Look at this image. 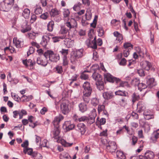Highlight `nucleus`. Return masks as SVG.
Listing matches in <instances>:
<instances>
[{
    "instance_id": "obj_1",
    "label": "nucleus",
    "mask_w": 159,
    "mask_h": 159,
    "mask_svg": "<svg viewBox=\"0 0 159 159\" xmlns=\"http://www.w3.org/2000/svg\"><path fill=\"white\" fill-rule=\"evenodd\" d=\"M60 131L59 129V126H55L54 129L52 132L53 134V137L56 140V141L59 142L61 141V142L62 144L65 147H70L73 144V143H70L66 142L64 139H61L60 140V137L59 136V134Z\"/></svg>"
},
{
    "instance_id": "obj_2",
    "label": "nucleus",
    "mask_w": 159,
    "mask_h": 159,
    "mask_svg": "<svg viewBox=\"0 0 159 159\" xmlns=\"http://www.w3.org/2000/svg\"><path fill=\"white\" fill-rule=\"evenodd\" d=\"M84 49H80L73 51L70 57V62L73 64H76L78 63V59L83 56Z\"/></svg>"
},
{
    "instance_id": "obj_3",
    "label": "nucleus",
    "mask_w": 159,
    "mask_h": 159,
    "mask_svg": "<svg viewBox=\"0 0 159 159\" xmlns=\"http://www.w3.org/2000/svg\"><path fill=\"white\" fill-rule=\"evenodd\" d=\"M71 104L68 100H63L60 104L61 111L64 114H67L71 109Z\"/></svg>"
},
{
    "instance_id": "obj_4",
    "label": "nucleus",
    "mask_w": 159,
    "mask_h": 159,
    "mask_svg": "<svg viewBox=\"0 0 159 159\" xmlns=\"http://www.w3.org/2000/svg\"><path fill=\"white\" fill-rule=\"evenodd\" d=\"M44 55L46 58L49 57V60L52 61L57 62L60 59L58 54H54L51 51L48 50L44 53Z\"/></svg>"
},
{
    "instance_id": "obj_5",
    "label": "nucleus",
    "mask_w": 159,
    "mask_h": 159,
    "mask_svg": "<svg viewBox=\"0 0 159 159\" xmlns=\"http://www.w3.org/2000/svg\"><path fill=\"white\" fill-rule=\"evenodd\" d=\"M14 1V0H6L5 2L0 4V9L3 11L9 10L13 4Z\"/></svg>"
},
{
    "instance_id": "obj_6",
    "label": "nucleus",
    "mask_w": 159,
    "mask_h": 159,
    "mask_svg": "<svg viewBox=\"0 0 159 159\" xmlns=\"http://www.w3.org/2000/svg\"><path fill=\"white\" fill-rule=\"evenodd\" d=\"M154 157V153L152 151L147 150L144 154L139 156V159H152Z\"/></svg>"
},
{
    "instance_id": "obj_7",
    "label": "nucleus",
    "mask_w": 159,
    "mask_h": 159,
    "mask_svg": "<svg viewBox=\"0 0 159 159\" xmlns=\"http://www.w3.org/2000/svg\"><path fill=\"white\" fill-rule=\"evenodd\" d=\"M117 148L116 143L112 141H110L107 145V149L108 151L111 152H113L115 151Z\"/></svg>"
},
{
    "instance_id": "obj_8",
    "label": "nucleus",
    "mask_w": 159,
    "mask_h": 159,
    "mask_svg": "<svg viewBox=\"0 0 159 159\" xmlns=\"http://www.w3.org/2000/svg\"><path fill=\"white\" fill-rule=\"evenodd\" d=\"M104 76L107 81L111 82L113 83L115 82L116 83H118L120 81V80L119 79L113 77L108 73L105 74Z\"/></svg>"
},
{
    "instance_id": "obj_9",
    "label": "nucleus",
    "mask_w": 159,
    "mask_h": 159,
    "mask_svg": "<svg viewBox=\"0 0 159 159\" xmlns=\"http://www.w3.org/2000/svg\"><path fill=\"white\" fill-rule=\"evenodd\" d=\"M75 127V125L73 123H72L70 121H65L63 125V127L66 131L72 130Z\"/></svg>"
},
{
    "instance_id": "obj_10",
    "label": "nucleus",
    "mask_w": 159,
    "mask_h": 159,
    "mask_svg": "<svg viewBox=\"0 0 159 159\" xmlns=\"http://www.w3.org/2000/svg\"><path fill=\"white\" fill-rule=\"evenodd\" d=\"M140 65L143 69L147 70H149L151 66L150 62L145 61H142L140 63Z\"/></svg>"
},
{
    "instance_id": "obj_11",
    "label": "nucleus",
    "mask_w": 159,
    "mask_h": 159,
    "mask_svg": "<svg viewBox=\"0 0 159 159\" xmlns=\"http://www.w3.org/2000/svg\"><path fill=\"white\" fill-rule=\"evenodd\" d=\"M22 62L26 67H28L29 66H30L31 69H33V66L35 64V63L34 62H33L32 60L30 59L28 60L27 59L23 60Z\"/></svg>"
},
{
    "instance_id": "obj_12",
    "label": "nucleus",
    "mask_w": 159,
    "mask_h": 159,
    "mask_svg": "<svg viewBox=\"0 0 159 159\" xmlns=\"http://www.w3.org/2000/svg\"><path fill=\"white\" fill-rule=\"evenodd\" d=\"M78 131L81 134V135L84 134L86 131V127L83 123L79 124L77 125Z\"/></svg>"
},
{
    "instance_id": "obj_13",
    "label": "nucleus",
    "mask_w": 159,
    "mask_h": 159,
    "mask_svg": "<svg viewBox=\"0 0 159 159\" xmlns=\"http://www.w3.org/2000/svg\"><path fill=\"white\" fill-rule=\"evenodd\" d=\"M64 44L68 48L72 47L74 45V41L69 38H66L64 41Z\"/></svg>"
},
{
    "instance_id": "obj_14",
    "label": "nucleus",
    "mask_w": 159,
    "mask_h": 159,
    "mask_svg": "<svg viewBox=\"0 0 159 159\" xmlns=\"http://www.w3.org/2000/svg\"><path fill=\"white\" fill-rule=\"evenodd\" d=\"M143 115L145 119L146 120H149L154 118V116L151 114L150 110H147L144 111Z\"/></svg>"
},
{
    "instance_id": "obj_15",
    "label": "nucleus",
    "mask_w": 159,
    "mask_h": 159,
    "mask_svg": "<svg viewBox=\"0 0 159 159\" xmlns=\"http://www.w3.org/2000/svg\"><path fill=\"white\" fill-rule=\"evenodd\" d=\"M49 37L47 35L43 36L42 38L41 44L44 47H45L49 41Z\"/></svg>"
},
{
    "instance_id": "obj_16",
    "label": "nucleus",
    "mask_w": 159,
    "mask_h": 159,
    "mask_svg": "<svg viewBox=\"0 0 159 159\" xmlns=\"http://www.w3.org/2000/svg\"><path fill=\"white\" fill-rule=\"evenodd\" d=\"M63 119V116L61 115H59L58 116H56L55 117L53 123V125L57 126H58L57 125L58 124L59 122Z\"/></svg>"
},
{
    "instance_id": "obj_17",
    "label": "nucleus",
    "mask_w": 159,
    "mask_h": 159,
    "mask_svg": "<svg viewBox=\"0 0 159 159\" xmlns=\"http://www.w3.org/2000/svg\"><path fill=\"white\" fill-rule=\"evenodd\" d=\"M102 95L105 99L107 100L112 98L113 96V93L110 91L104 92Z\"/></svg>"
},
{
    "instance_id": "obj_18",
    "label": "nucleus",
    "mask_w": 159,
    "mask_h": 159,
    "mask_svg": "<svg viewBox=\"0 0 159 159\" xmlns=\"http://www.w3.org/2000/svg\"><path fill=\"white\" fill-rule=\"evenodd\" d=\"M138 112L141 113L144 110L145 108L144 105L141 101L139 102L137 104Z\"/></svg>"
},
{
    "instance_id": "obj_19",
    "label": "nucleus",
    "mask_w": 159,
    "mask_h": 159,
    "mask_svg": "<svg viewBox=\"0 0 159 159\" xmlns=\"http://www.w3.org/2000/svg\"><path fill=\"white\" fill-rule=\"evenodd\" d=\"M70 12L68 9H65L63 11L64 19L65 21L69 20V15Z\"/></svg>"
},
{
    "instance_id": "obj_20",
    "label": "nucleus",
    "mask_w": 159,
    "mask_h": 159,
    "mask_svg": "<svg viewBox=\"0 0 159 159\" xmlns=\"http://www.w3.org/2000/svg\"><path fill=\"white\" fill-rule=\"evenodd\" d=\"M37 62L38 64L44 66H46L48 64L47 61L46 59L43 60L40 57L37 58Z\"/></svg>"
},
{
    "instance_id": "obj_21",
    "label": "nucleus",
    "mask_w": 159,
    "mask_h": 159,
    "mask_svg": "<svg viewBox=\"0 0 159 159\" xmlns=\"http://www.w3.org/2000/svg\"><path fill=\"white\" fill-rule=\"evenodd\" d=\"M98 89L101 91L104 88V83L102 80H99L97 81L96 83Z\"/></svg>"
},
{
    "instance_id": "obj_22",
    "label": "nucleus",
    "mask_w": 159,
    "mask_h": 159,
    "mask_svg": "<svg viewBox=\"0 0 159 159\" xmlns=\"http://www.w3.org/2000/svg\"><path fill=\"white\" fill-rule=\"evenodd\" d=\"M140 98V96L138 94L135 93H133L131 95L132 102L133 104H134L135 102L139 100Z\"/></svg>"
},
{
    "instance_id": "obj_23",
    "label": "nucleus",
    "mask_w": 159,
    "mask_h": 159,
    "mask_svg": "<svg viewBox=\"0 0 159 159\" xmlns=\"http://www.w3.org/2000/svg\"><path fill=\"white\" fill-rule=\"evenodd\" d=\"M79 107L80 110L82 112H84L87 110V105L85 103H80L79 105Z\"/></svg>"
},
{
    "instance_id": "obj_24",
    "label": "nucleus",
    "mask_w": 159,
    "mask_h": 159,
    "mask_svg": "<svg viewBox=\"0 0 159 159\" xmlns=\"http://www.w3.org/2000/svg\"><path fill=\"white\" fill-rule=\"evenodd\" d=\"M114 35L116 37V40L120 42L123 40L122 35L118 31H115L113 33Z\"/></svg>"
},
{
    "instance_id": "obj_25",
    "label": "nucleus",
    "mask_w": 159,
    "mask_h": 159,
    "mask_svg": "<svg viewBox=\"0 0 159 159\" xmlns=\"http://www.w3.org/2000/svg\"><path fill=\"white\" fill-rule=\"evenodd\" d=\"M54 25L53 21L51 20L48 23L47 25V30L50 32L52 31Z\"/></svg>"
},
{
    "instance_id": "obj_26",
    "label": "nucleus",
    "mask_w": 159,
    "mask_h": 159,
    "mask_svg": "<svg viewBox=\"0 0 159 159\" xmlns=\"http://www.w3.org/2000/svg\"><path fill=\"white\" fill-rule=\"evenodd\" d=\"M60 159H71V157L68 153L66 152L61 153L59 156Z\"/></svg>"
},
{
    "instance_id": "obj_27",
    "label": "nucleus",
    "mask_w": 159,
    "mask_h": 159,
    "mask_svg": "<svg viewBox=\"0 0 159 159\" xmlns=\"http://www.w3.org/2000/svg\"><path fill=\"white\" fill-rule=\"evenodd\" d=\"M92 77L96 82L99 80H102V76L99 74L95 72L93 73Z\"/></svg>"
},
{
    "instance_id": "obj_28",
    "label": "nucleus",
    "mask_w": 159,
    "mask_h": 159,
    "mask_svg": "<svg viewBox=\"0 0 159 159\" xmlns=\"http://www.w3.org/2000/svg\"><path fill=\"white\" fill-rule=\"evenodd\" d=\"M89 35L90 39H88L86 40L85 41V43L87 46L89 47H90L93 49H96L97 48H94L93 47L94 46V44H93L92 41H91V37L90 36V34L89 33Z\"/></svg>"
},
{
    "instance_id": "obj_29",
    "label": "nucleus",
    "mask_w": 159,
    "mask_h": 159,
    "mask_svg": "<svg viewBox=\"0 0 159 159\" xmlns=\"http://www.w3.org/2000/svg\"><path fill=\"white\" fill-rule=\"evenodd\" d=\"M13 42L16 48H21V44L23 42L19 39H17L16 38H14L13 39Z\"/></svg>"
},
{
    "instance_id": "obj_30",
    "label": "nucleus",
    "mask_w": 159,
    "mask_h": 159,
    "mask_svg": "<svg viewBox=\"0 0 159 159\" xmlns=\"http://www.w3.org/2000/svg\"><path fill=\"white\" fill-rule=\"evenodd\" d=\"M30 13V11L28 8H25L23 11L22 15L25 18H28Z\"/></svg>"
},
{
    "instance_id": "obj_31",
    "label": "nucleus",
    "mask_w": 159,
    "mask_h": 159,
    "mask_svg": "<svg viewBox=\"0 0 159 159\" xmlns=\"http://www.w3.org/2000/svg\"><path fill=\"white\" fill-rule=\"evenodd\" d=\"M117 157L120 159H125V156L124 153L121 151H118L116 152Z\"/></svg>"
},
{
    "instance_id": "obj_32",
    "label": "nucleus",
    "mask_w": 159,
    "mask_h": 159,
    "mask_svg": "<svg viewBox=\"0 0 159 159\" xmlns=\"http://www.w3.org/2000/svg\"><path fill=\"white\" fill-rule=\"evenodd\" d=\"M25 154L27 153L28 155H31L32 157V154L34 153L33 152L32 148H25L23 150Z\"/></svg>"
},
{
    "instance_id": "obj_33",
    "label": "nucleus",
    "mask_w": 159,
    "mask_h": 159,
    "mask_svg": "<svg viewBox=\"0 0 159 159\" xmlns=\"http://www.w3.org/2000/svg\"><path fill=\"white\" fill-rule=\"evenodd\" d=\"M82 87L83 88V90L92 89L91 87L90 83L88 82H84L83 85Z\"/></svg>"
},
{
    "instance_id": "obj_34",
    "label": "nucleus",
    "mask_w": 159,
    "mask_h": 159,
    "mask_svg": "<svg viewBox=\"0 0 159 159\" xmlns=\"http://www.w3.org/2000/svg\"><path fill=\"white\" fill-rule=\"evenodd\" d=\"M21 98H23V99L22 100V101L23 102H28L32 100L33 98V96L31 95L28 96L24 95L22 96Z\"/></svg>"
},
{
    "instance_id": "obj_35",
    "label": "nucleus",
    "mask_w": 159,
    "mask_h": 159,
    "mask_svg": "<svg viewBox=\"0 0 159 159\" xmlns=\"http://www.w3.org/2000/svg\"><path fill=\"white\" fill-rule=\"evenodd\" d=\"M51 17H54L59 14L58 10L56 8L52 9L50 12Z\"/></svg>"
},
{
    "instance_id": "obj_36",
    "label": "nucleus",
    "mask_w": 159,
    "mask_h": 159,
    "mask_svg": "<svg viewBox=\"0 0 159 159\" xmlns=\"http://www.w3.org/2000/svg\"><path fill=\"white\" fill-rule=\"evenodd\" d=\"M69 30L67 29L65 26H61V29L59 31V33L61 34H64L67 33Z\"/></svg>"
},
{
    "instance_id": "obj_37",
    "label": "nucleus",
    "mask_w": 159,
    "mask_h": 159,
    "mask_svg": "<svg viewBox=\"0 0 159 159\" xmlns=\"http://www.w3.org/2000/svg\"><path fill=\"white\" fill-rule=\"evenodd\" d=\"M43 10L41 7L38 6H36L34 10V12L36 15H39L41 13Z\"/></svg>"
},
{
    "instance_id": "obj_38",
    "label": "nucleus",
    "mask_w": 159,
    "mask_h": 159,
    "mask_svg": "<svg viewBox=\"0 0 159 159\" xmlns=\"http://www.w3.org/2000/svg\"><path fill=\"white\" fill-rule=\"evenodd\" d=\"M25 27H23L21 30V32L23 33L26 32L31 29L30 26L29 25H28L26 23H25Z\"/></svg>"
},
{
    "instance_id": "obj_39",
    "label": "nucleus",
    "mask_w": 159,
    "mask_h": 159,
    "mask_svg": "<svg viewBox=\"0 0 159 159\" xmlns=\"http://www.w3.org/2000/svg\"><path fill=\"white\" fill-rule=\"evenodd\" d=\"M115 94L117 95H120L123 96H126L127 94V93L125 91H123L120 90H118L115 92Z\"/></svg>"
},
{
    "instance_id": "obj_40",
    "label": "nucleus",
    "mask_w": 159,
    "mask_h": 159,
    "mask_svg": "<svg viewBox=\"0 0 159 159\" xmlns=\"http://www.w3.org/2000/svg\"><path fill=\"white\" fill-rule=\"evenodd\" d=\"M32 157L34 159H42V156L40 154L35 152H34L33 154Z\"/></svg>"
},
{
    "instance_id": "obj_41",
    "label": "nucleus",
    "mask_w": 159,
    "mask_h": 159,
    "mask_svg": "<svg viewBox=\"0 0 159 159\" xmlns=\"http://www.w3.org/2000/svg\"><path fill=\"white\" fill-rule=\"evenodd\" d=\"M37 34V33H36L34 32H32L28 33V35L30 39L34 40L35 39L36 35Z\"/></svg>"
},
{
    "instance_id": "obj_42",
    "label": "nucleus",
    "mask_w": 159,
    "mask_h": 159,
    "mask_svg": "<svg viewBox=\"0 0 159 159\" xmlns=\"http://www.w3.org/2000/svg\"><path fill=\"white\" fill-rule=\"evenodd\" d=\"M57 72L58 74H61L63 72L62 67L61 66L57 65L55 67Z\"/></svg>"
},
{
    "instance_id": "obj_43",
    "label": "nucleus",
    "mask_w": 159,
    "mask_h": 159,
    "mask_svg": "<svg viewBox=\"0 0 159 159\" xmlns=\"http://www.w3.org/2000/svg\"><path fill=\"white\" fill-rule=\"evenodd\" d=\"M123 46L125 49H128L130 48L131 50L133 48V45L129 43H126L124 44Z\"/></svg>"
},
{
    "instance_id": "obj_44",
    "label": "nucleus",
    "mask_w": 159,
    "mask_h": 159,
    "mask_svg": "<svg viewBox=\"0 0 159 159\" xmlns=\"http://www.w3.org/2000/svg\"><path fill=\"white\" fill-rule=\"evenodd\" d=\"M99 103L98 100L96 98H93L91 101V103L93 106H97Z\"/></svg>"
},
{
    "instance_id": "obj_45",
    "label": "nucleus",
    "mask_w": 159,
    "mask_h": 159,
    "mask_svg": "<svg viewBox=\"0 0 159 159\" xmlns=\"http://www.w3.org/2000/svg\"><path fill=\"white\" fill-rule=\"evenodd\" d=\"M88 95L83 94V99L84 102L86 103H88L90 101V96Z\"/></svg>"
},
{
    "instance_id": "obj_46",
    "label": "nucleus",
    "mask_w": 159,
    "mask_h": 159,
    "mask_svg": "<svg viewBox=\"0 0 159 159\" xmlns=\"http://www.w3.org/2000/svg\"><path fill=\"white\" fill-rule=\"evenodd\" d=\"M138 87L139 89L140 90L144 89L147 88V86L146 84L142 83H139L138 84Z\"/></svg>"
},
{
    "instance_id": "obj_47",
    "label": "nucleus",
    "mask_w": 159,
    "mask_h": 159,
    "mask_svg": "<svg viewBox=\"0 0 159 159\" xmlns=\"http://www.w3.org/2000/svg\"><path fill=\"white\" fill-rule=\"evenodd\" d=\"M40 17L42 19L46 20L48 17L49 14L47 12H46L42 14Z\"/></svg>"
},
{
    "instance_id": "obj_48",
    "label": "nucleus",
    "mask_w": 159,
    "mask_h": 159,
    "mask_svg": "<svg viewBox=\"0 0 159 159\" xmlns=\"http://www.w3.org/2000/svg\"><path fill=\"white\" fill-rule=\"evenodd\" d=\"M60 52L63 56V57H66L68 53V50L62 49L60 51Z\"/></svg>"
},
{
    "instance_id": "obj_49",
    "label": "nucleus",
    "mask_w": 159,
    "mask_h": 159,
    "mask_svg": "<svg viewBox=\"0 0 159 159\" xmlns=\"http://www.w3.org/2000/svg\"><path fill=\"white\" fill-rule=\"evenodd\" d=\"M96 111L95 109L93 108L91 111V113L89 116L94 119L96 117Z\"/></svg>"
},
{
    "instance_id": "obj_50",
    "label": "nucleus",
    "mask_w": 159,
    "mask_h": 159,
    "mask_svg": "<svg viewBox=\"0 0 159 159\" xmlns=\"http://www.w3.org/2000/svg\"><path fill=\"white\" fill-rule=\"evenodd\" d=\"M155 81V79L153 78H150L147 81V83L148 84L150 85H154V84Z\"/></svg>"
},
{
    "instance_id": "obj_51",
    "label": "nucleus",
    "mask_w": 159,
    "mask_h": 159,
    "mask_svg": "<svg viewBox=\"0 0 159 159\" xmlns=\"http://www.w3.org/2000/svg\"><path fill=\"white\" fill-rule=\"evenodd\" d=\"M95 122V119L89 116V117H87V120L86 122L89 125H91L93 123Z\"/></svg>"
},
{
    "instance_id": "obj_52",
    "label": "nucleus",
    "mask_w": 159,
    "mask_h": 159,
    "mask_svg": "<svg viewBox=\"0 0 159 159\" xmlns=\"http://www.w3.org/2000/svg\"><path fill=\"white\" fill-rule=\"evenodd\" d=\"M92 91V89L83 90V94L90 96Z\"/></svg>"
},
{
    "instance_id": "obj_53",
    "label": "nucleus",
    "mask_w": 159,
    "mask_h": 159,
    "mask_svg": "<svg viewBox=\"0 0 159 159\" xmlns=\"http://www.w3.org/2000/svg\"><path fill=\"white\" fill-rule=\"evenodd\" d=\"M11 95L12 98L16 101H18L20 99V98L18 96V95L15 93H11Z\"/></svg>"
},
{
    "instance_id": "obj_54",
    "label": "nucleus",
    "mask_w": 159,
    "mask_h": 159,
    "mask_svg": "<svg viewBox=\"0 0 159 159\" xmlns=\"http://www.w3.org/2000/svg\"><path fill=\"white\" fill-rule=\"evenodd\" d=\"M62 64L63 66H67L68 62L67 58V57H63Z\"/></svg>"
},
{
    "instance_id": "obj_55",
    "label": "nucleus",
    "mask_w": 159,
    "mask_h": 159,
    "mask_svg": "<svg viewBox=\"0 0 159 159\" xmlns=\"http://www.w3.org/2000/svg\"><path fill=\"white\" fill-rule=\"evenodd\" d=\"M87 117L85 116H82L80 118H76L75 120H78L79 122L85 121L86 122L87 120Z\"/></svg>"
},
{
    "instance_id": "obj_56",
    "label": "nucleus",
    "mask_w": 159,
    "mask_h": 159,
    "mask_svg": "<svg viewBox=\"0 0 159 159\" xmlns=\"http://www.w3.org/2000/svg\"><path fill=\"white\" fill-rule=\"evenodd\" d=\"M105 107L103 105H99L98 107V111L99 113L104 111L105 109Z\"/></svg>"
},
{
    "instance_id": "obj_57",
    "label": "nucleus",
    "mask_w": 159,
    "mask_h": 159,
    "mask_svg": "<svg viewBox=\"0 0 159 159\" xmlns=\"http://www.w3.org/2000/svg\"><path fill=\"white\" fill-rule=\"evenodd\" d=\"M135 50L136 52L138 53L140 56H142V55L143 54V53L141 51L140 48L139 47H137L135 48Z\"/></svg>"
},
{
    "instance_id": "obj_58",
    "label": "nucleus",
    "mask_w": 159,
    "mask_h": 159,
    "mask_svg": "<svg viewBox=\"0 0 159 159\" xmlns=\"http://www.w3.org/2000/svg\"><path fill=\"white\" fill-rule=\"evenodd\" d=\"M131 50V48H129L128 49H125L124 51V56L125 57H127L129 54V52Z\"/></svg>"
},
{
    "instance_id": "obj_59",
    "label": "nucleus",
    "mask_w": 159,
    "mask_h": 159,
    "mask_svg": "<svg viewBox=\"0 0 159 159\" xmlns=\"http://www.w3.org/2000/svg\"><path fill=\"white\" fill-rule=\"evenodd\" d=\"M132 144L133 145H134L136 143L137 141V137L135 136H133L132 137Z\"/></svg>"
},
{
    "instance_id": "obj_60",
    "label": "nucleus",
    "mask_w": 159,
    "mask_h": 159,
    "mask_svg": "<svg viewBox=\"0 0 159 159\" xmlns=\"http://www.w3.org/2000/svg\"><path fill=\"white\" fill-rule=\"evenodd\" d=\"M86 71H84L83 73L81 75L80 77L82 79L84 80H86L88 78V75L87 74H85V72Z\"/></svg>"
},
{
    "instance_id": "obj_61",
    "label": "nucleus",
    "mask_w": 159,
    "mask_h": 159,
    "mask_svg": "<svg viewBox=\"0 0 159 159\" xmlns=\"http://www.w3.org/2000/svg\"><path fill=\"white\" fill-rule=\"evenodd\" d=\"M34 51V49L32 47H30L29 48V49L27 52V55L28 56L31 54L33 53Z\"/></svg>"
},
{
    "instance_id": "obj_62",
    "label": "nucleus",
    "mask_w": 159,
    "mask_h": 159,
    "mask_svg": "<svg viewBox=\"0 0 159 159\" xmlns=\"http://www.w3.org/2000/svg\"><path fill=\"white\" fill-rule=\"evenodd\" d=\"M66 22L65 23V25L69 28V30H70L72 27H73L70 21H69V20H68L67 21H66Z\"/></svg>"
},
{
    "instance_id": "obj_63",
    "label": "nucleus",
    "mask_w": 159,
    "mask_h": 159,
    "mask_svg": "<svg viewBox=\"0 0 159 159\" xmlns=\"http://www.w3.org/2000/svg\"><path fill=\"white\" fill-rule=\"evenodd\" d=\"M29 145V143L28 140H26L23 143L21 144L22 147L25 148H27Z\"/></svg>"
},
{
    "instance_id": "obj_64",
    "label": "nucleus",
    "mask_w": 159,
    "mask_h": 159,
    "mask_svg": "<svg viewBox=\"0 0 159 159\" xmlns=\"http://www.w3.org/2000/svg\"><path fill=\"white\" fill-rule=\"evenodd\" d=\"M137 72L140 76H142L145 75L144 71L143 69L138 70Z\"/></svg>"
}]
</instances>
